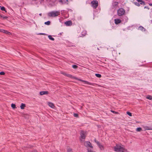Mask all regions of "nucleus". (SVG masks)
Segmentation results:
<instances>
[{
  "label": "nucleus",
  "instance_id": "21",
  "mask_svg": "<svg viewBox=\"0 0 152 152\" xmlns=\"http://www.w3.org/2000/svg\"><path fill=\"white\" fill-rule=\"evenodd\" d=\"M45 24L47 25H49L50 24V22L49 21L45 22Z\"/></svg>",
  "mask_w": 152,
  "mask_h": 152
},
{
  "label": "nucleus",
  "instance_id": "1",
  "mask_svg": "<svg viewBox=\"0 0 152 152\" xmlns=\"http://www.w3.org/2000/svg\"><path fill=\"white\" fill-rule=\"evenodd\" d=\"M114 151L116 152H127V150L121 145H116V146L114 147Z\"/></svg>",
  "mask_w": 152,
  "mask_h": 152
},
{
  "label": "nucleus",
  "instance_id": "24",
  "mask_svg": "<svg viewBox=\"0 0 152 152\" xmlns=\"http://www.w3.org/2000/svg\"><path fill=\"white\" fill-rule=\"evenodd\" d=\"M142 130V129L141 128L139 127L137 128L136 130L137 132H140Z\"/></svg>",
  "mask_w": 152,
  "mask_h": 152
},
{
  "label": "nucleus",
  "instance_id": "35",
  "mask_svg": "<svg viewBox=\"0 0 152 152\" xmlns=\"http://www.w3.org/2000/svg\"><path fill=\"white\" fill-rule=\"evenodd\" d=\"M135 4L138 6H140V4H139V3H138L137 2H136V3H135Z\"/></svg>",
  "mask_w": 152,
  "mask_h": 152
},
{
  "label": "nucleus",
  "instance_id": "13",
  "mask_svg": "<svg viewBox=\"0 0 152 152\" xmlns=\"http://www.w3.org/2000/svg\"><path fill=\"white\" fill-rule=\"evenodd\" d=\"M48 105L51 108H54L55 107V106L53 103L51 102H48Z\"/></svg>",
  "mask_w": 152,
  "mask_h": 152
},
{
  "label": "nucleus",
  "instance_id": "34",
  "mask_svg": "<svg viewBox=\"0 0 152 152\" xmlns=\"http://www.w3.org/2000/svg\"><path fill=\"white\" fill-rule=\"evenodd\" d=\"M5 74V73L3 72H1V75H4Z\"/></svg>",
  "mask_w": 152,
  "mask_h": 152
},
{
  "label": "nucleus",
  "instance_id": "39",
  "mask_svg": "<svg viewBox=\"0 0 152 152\" xmlns=\"http://www.w3.org/2000/svg\"><path fill=\"white\" fill-rule=\"evenodd\" d=\"M149 5L150 6H152V4L151 3H150L149 4Z\"/></svg>",
  "mask_w": 152,
  "mask_h": 152
},
{
  "label": "nucleus",
  "instance_id": "27",
  "mask_svg": "<svg viewBox=\"0 0 152 152\" xmlns=\"http://www.w3.org/2000/svg\"><path fill=\"white\" fill-rule=\"evenodd\" d=\"M67 152H72V149L70 148H69L67 149Z\"/></svg>",
  "mask_w": 152,
  "mask_h": 152
},
{
  "label": "nucleus",
  "instance_id": "16",
  "mask_svg": "<svg viewBox=\"0 0 152 152\" xmlns=\"http://www.w3.org/2000/svg\"><path fill=\"white\" fill-rule=\"evenodd\" d=\"M138 3H139L140 4L144 5L145 4V2L142 0H137Z\"/></svg>",
  "mask_w": 152,
  "mask_h": 152
},
{
  "label": "nucleus",
  "instance_id": "3",
  "mask_svg": "<svg viewBox=\"0 0 152 152\" xmlns=\"http://www.w3.org/2000/svg\"><path fill=\"white\" fill-rule=\"evenodd\" d=\"M60 14V12L58 11H53L48 12V15L49 17H55L58 16Z\"/></svg>",
  "mask_w": 152,
  "mask_h": 152
},
{
  "label": "nucleus",
  "instance_id": "36",
  "mask_svg": "<svg viewBox=\"0 0 152 152\" xmlns=\"http://www.w3.org/2000/svg\"><path fill=\"white\" fill-rule=\"evenodd\" d=\"M61 73L62 74L64 75H66V73H65V72H61Z\"/></svg>",
  "mask_w": 152,
  "mask_h": 152
},
{
  "label": "nucleus",
  "instance_id": "12",
  "mask_svg": "<svg viewBox=\"0 0 152 152\" xmlns=\"http://www.w3.org/2000/svg\"><path fill=\"white\" fill-rule=\"evenodd\" d=\"M65 24L66 25V26H70L72 25V22L71 21H67L65 23Z\"/></svg>",
  "mask_w": 152,
  "mask_h": 152
},
{
  "label": "nucleus",
  "instance_id": "41",
  "mask_svg": "<svg viewBox=\"0 0 152 152\" xmlns=\"http://www.w3.org/2000/svg\"><path fill=\"white\" fill-rule=\"evenodd\" d=\"M39 15L40 16H41V15H42V14H41V13H40V14H39Z\"/></svg>",
  "mask_w": 152,
  "mask_h": 152
},
{
  "label": "nucleus",
  "instance_id": "17",
  "mask_svg": "<svg viewBox=\"0 0 152 152\" xmlns=\"http://www.w3.org/2000/svg\"><path fill=\"white\" fill-rule=\"evenodd\" d=\"M146 98L149 100H151L152 99V96L150 95H148L147 96Z\"/></svg>",
  "mask_w": 152,
  "mask_h": 152
},
{
  "label": "nucleus",
  "instance_id": "33",
  "mask_svg": "<svg viewBox=\"0 0 152 152\" xmlns=\"http://www.w3.org/2000/svg\"><path fill=\"white\" fill-rule=\"evenodd\" d=\"M74 116L75 117H78V115L77 113H74Z\"/></svg>",
  "mask_w": 152,
  "mask_h": 152
},
{
  "label": "nucleus",
  "instance_id": "37",
  "mask_svg": "<svg viewBox=\"0 0 152 152\" xmlns=\"http://www.w3.org/2000/svg\"><path fill=\"white\" fill-rule=\"evenodd\" d=\"M111 112L115 114H118V112L114 111L112 110H111Z\"/></svg>",
  "mask_w": 152,
  "mask_h": 152
},
{
  "label": "nucleus",
  "instance_id": "32",
  "mask_svg": "<svg viewBox=\"0 0 152 152\" xmlns=\"http://www.w3.org/2000/svg\"><path fill=\"white\" fill-rule=\"evenodd\" d=\"M95 141L98 145L100 144L98 141L96 140L95 139Z\"/></svg>",
  "mask_w": 152,
  "mask_h": 152
},
{
  "label": "nucleus",
  "instance_id": "19",
  "mask_svg": "<svg viewBox=\"0 0 152 152\" xmlns=\"http://www.w3.org/2000/svg\"><path fill=\"white\" fill-rule=\"evenodd\" d=\"M78 80H80V81H81L85 82L86 83L90 85H91V84H92V83H89V82H87V81H83V80H82L81 79H78Z\"/></svg>",
  "mask_w": 152,
  "mask_h": 152
},
{
  "label": "nucleus",
  "instance_id": "2",
  "mask_svg": "<svg viewBox=\"0 0 152 152\" xmlns=\"http://www.w3.org/2000/svg\"><path fill=\"white\" fill-rule=\"evenodd\" d=\"M84 145L87 148L88 152L93 149V147L91 144L89 142H85L84 143Z\"/></svg>",
  "mask_w": 152,
  "mask_h": 152
},
{
  "label": "nucleus",
  "instance_id": "4",
  "mask_svg": "<svg viewBox=\"0 0 152 152\" xmlns=\"http://www.w3.org/2000/svg\"><path fill=\"white\" fill-rule=\"evenodd\" d=\"M86 132L81 131L80 132V140L81 141H84V140L86 136Z\"/></svg>",
  "mask_w": 152,
  "mask_h": 152
},
{
  "label": "nucleus",
  "instance_id": "30",
  "mask_svg": "<svg viewBox=\"0 0 152 152\" xmlns=\"http://www.w3.org/2000/svg\"><path fill=\"white\" fill-rule=\"evenodd\" d=\"M126 113H127L128 115H129V116H132V113H130V112H126Z\"/></svg>",
  "mask_w": 152,
  "mask_h": 152
},
{
  "label": "nucleus",
  "instance_id": "7",
  "mask_svg": "<svg viewBox=\"0 0 152 152\" xmlns=\"http://www.w3.org/2000/svg\"><path fill=\"white\" fill-rule=\"evenodd\" d=\"M59 1L62 4H68V0H59Z\"/></svg>",
  "mask_w": 152,
  "mask_h": 152
},
{
  "label": "nucleus",
  "instance_id": "26",
  "mask_svg": "<svg viewBox=\"0 0 152 152\" xmlns=\"http://www.w3.org/2000/svg\"><path fill=\"white\" fill-rule=\"evenodd\" d=\"M95 76L98 77H101V75L100 74H95Z\"/></svg>",
  "mask_w": 152,
  "mask_h": 152
},
{
  "label": "nucleus",
  "instance_id": "40",
  "mask_svg": "<svg viewBox=\"0 0 152 152\" xmlns=\"http://www.w3.org/2000/svg\"><path fill=\"white\" fill-rule=\"evenodd\" d=\"M39 34L40 35H43L44 34L41 33H40Z\"/></svg>",
  "mask_w": 152,
  "mask_h": 152
},
{
  "label": "nucleus",
  "instance_id": "10",
  "mask_svg": "<svg viewBox=\"0 0 152 152\" xmlns=\"http://www.w3.org/2000/svg\"><path fill=\"white\" fill-rule=\"evenodd\" d=\"M115 24H117L121 23V20L119 19H115L114 20Z\"/></svg>",
  "mask_w": 152,
  "mask_h": 152
},
{
  "label": "nucleus",
  "instance_id": "28",
  "mask_svg": "<svg viewBox=\"0 0 152 152\" xmlns=\"http://www.w3.org/2000/svg\"><path fill=\"white\" fill-rule=\"evenodd\" d=\"M1 18H3L4 19H7V16H2L1 15Z\"/></svg>",
  "mask_w": 152,
  "mask_h": 152
},
{
  "label": "nucleus",
  "instance_id": "42",
  "mask_svg": "<svg viewBox=\"0 0 152 152\" xmlns=\"http://www.w3.org/2000/svg\"><path fill=\"white\" fill-rule=\"evenodd\" d=\"M97 49H98V50H99V48H97Z\"/></svg>",
  "mask_w": 152,
  "mask_h": 152
},
{
  "label": "nucleus",
  "instance_id": "23",
  "mask_svg": "<svg viewBox=\"0 0 152 152\" xmlns=\"http://www.w3.org/2000/svg\"><path fill=\"white\" fill-rule=\"evenodd\" d=\"M48 37L49 39L50 40H51L53 41L54 40V39L52 37L51 35L48 36Z\"/></svg>",
  "mask_w": 152,
  "mask_h": 152
},
{
  "label": "nucleus",
  "instance_id": "38",
  "mask_svg": "<svg viewBox=\"0 0 152 152\" xmlns=\"http://www.w3.org/2000/svg\"><path fill=\"white\" fill-rule=\"evenodd\" d=\"M88 152H95L93 151V150H91L90 151H88Z\"/></svg>",
  "mask_w": 152,
  "mask_h": 152
},
{
  "label": "nucleus",
  "instance_id": "25",
  "mask_svg": "<svg viewBox=\"0 0 152 152\" xmlns=\"http://www.w3.org/2000/svg\"><path fill=\"white\" fill-rule=\"evenodd\" d=\"M11 107L13 108V109H15V108H16V107L15 105L14 104H11Z\"/></svg>",
  "mask_w": 152,
  "mask_h": 152
},
{
  "label": "nucleus",
  "instance_id": "9",
  "mask_svg": "<svg viewBox=\"0 0 152 152\" xmlns=\"http://www.w3.org/2000/svg\"><path fill=\"white\" fill-rule=\"evenodd\" d=\"M49 93L48 91H42L40 92L39 94L41 95L48 94Z\"/></svg>",
  "mask_w": 152,
  "mask_h": 152
},
{
  "label": "nucleus",
  "instance_id": "29",
  "mask_svg": "<svg viewBox=\"0 0 152 152\" xmlns=\"http://www.w3.org/2000/svg\"><path fill=\"white\" fill-rule=\"evenodd\" d=\"M118 2H115L113 3V6H116L118 5Z\"/></svg>",
  "mask_w": 152,
  "mask_h": 152
},
{
  "label": "nucleus",
  "instance_id": "6",
  "mask_svg": "<svg viewBox=\"0 0 152 152\" xmlns=\"http://www.w3.org/2000/svg\"><path fill=\"white\" fill-rule=\"evenodd\" d=\"M91 6L94 9H96L98 5V2L96 0H93L91 2Z\"/></svg>",
  "mask_w": 152,
  "mask_h": 152
},
{
  "label": "nucleus",
  "instance_id": "8",
  "mask_svg": "<svg viewBox=\"0 0 152 152\" xmlns=\"http://www.w3.org/2000/svg\"><path fill=\"white\" fill-rule=\"evenodd\" d=\"M1 32L4 33L6 34H8L10 35L11 34V33L8 31H7L3 29H1Z\"/></svg>",
  "mask_w": 152,
  "mask_h": 152
},
{
  "label": "nucleus",
  "instance_id": "5",
  "mask_svg": "<svg viewBox=\"0 0 152 152\" xmlns=\"http://www.w3.org/2000/svg\"><path fill=\"white\" fill-rule=\"evenodd\" d=\"M125 12L124 9L120 8L117 11V14L119 16H121L124 14Z\"/></svg>",
  "mask_w": 152,
  "mask_h": 152
},
{
  "label": "nucleus",
  "instance_id": "14",
  "mask_svg": "<svg viewBox=\"0 0 152 152\" xmlns=\"http://www.w3.org/2000/svg\"><path fill=\"white\" fill-rule=\"evenodd\" d=\"M144 128L145 130H152V128L151 127H149L147 126H144Z\"/></svg>",
  "mask_w": 152,
  "mask_h": 152
},
{
  "label": "nucleus",
  "instance_id": "11",
  "mask_svg": "<svg viewBox=\"0 0 152 152\" xmlns=\"http://www.w3.org/2000/svg\"><path fill=\"white\" fill-rule=\"evenodd\" d=\"M65 76H67L68 77H70V78H73L75 79H77L78 80V79L76 77H74L72 76V75L69 74H68L66 73Z\"/></svg>",
  "mask_w": 152,
  "mask_h": 152
},
{
  "label": "nucleus",
  "instance_id": "15",
  "mask_svg": "<svg viewBox=\"0 0 152 152\" xmlns=\"http://www.w3.org/2000/svg\"><path fill=\"white\" fill-rule=\"evenodd\" d=\"M26 107V105L23 103H21L20 106V108L21 109H24L25 107Z\"/></svg>",
  "mask_w": 152,
  "mask_h": 152
},
{
  "label": "nucleus",
  "instance_id": "22",
  "mask_svg": "<svg viewBox=\"0 0 152 152\" xmlns=\"http://www.w3.org/2000/svg\"><path fill=\"white\" fill-rule=\"evenodd\" d=\"M98 146H99V148L101 150L104 149V148L103 146L101 144H99Z\"/></svg>",
  "mask_w": 152,
  "mask_h": 152
},
{
  "label": "nucleus",
  "instance_id": "18",
  "mask_svg": "<svg viewBox=\"0 0 152 152\" xmlns=\"http://www.w3.org/2000/svg\"><path fill=\"white\" fill-rule=\"evenodd\" d=\"M139 29L142 31H145V29L142 26H140L139 27Z\"/></svg>",
  "mask_w": 152,
  "mask_h": 152
},
{
  "label": "nucleus",
  "instance_id": "31",
  "mask_svg": "<svg viewBox=\"0 0 152 152\" xmlns=\"http://www.w3.org/2000/svg\"><path fill=\"white\" fill-rule=\"evenodd\" d=\"M72 67L74 69H76L77 67V66L75 65H74L72 66Z\"/></svg>",
  "mask_w": 152,
  "mask_h": 152
},
{
  "label": "nucleus",
  "instance_id": "20",
  "mask_svg": "<svg viewBox=\"0 0 152 152\" xmlns=\"http://www.w3.org/2000/svg\"><path fill=\"white\" fill-rule=\"evenodd\" d=\"M1 10L2 11H4L5 12H7V11L5 10V7H4L1 6Z\"/></svg>",
  "mask_w": 152,
  "mask_h": 152
}]
</instances>
